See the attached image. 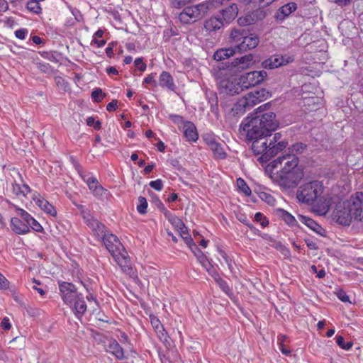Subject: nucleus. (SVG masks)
Wrapping results in <instances>:
<instances>
[{
  "label": "nucleus",
  "mask_w": 363,
  "mask_h": 363,
  "mask_svg": "<svg viewBox=\"0 0 363 363\" xmlns=\"http://www.w3.org/2000/svg\"><path fill=\"white\" fill-rule=\"evenodd\" d=\"M238 13V9L236 4H232L221 11L222 18L226 23L233 21Z\"/></svg>",
  "instance_id": "27"
},
{
  "label": "nucleus",
  "mask_w": 363,
  "mask_h": 363,
  "mask_svg": "<svg viewBox=\"0 0 363 363\" xmlns=\"http://www.w3.org/2000/svg\"><path fill=\"white\" fill-rule=\"evenodd\" d=\"M237 186L239 190L244 193L245 195L250 196L251 194V189L242 178H238L237 179Z\"/></svg>",
  "instance_id": "38"
},
{
  "label": "nucleus",
  "mask_w": 363,
  "mask_h": 363,
  "mask_svg": "<svg viewBox=\"0 0 363 363\" xmlns=\"http://www.w3.org/2000/svg\"><path fill=\"white\" fill-rule=\"evenodd\" d=\"M86 182V184L89 186V189H90V191H93V189H94V186H97L100 185L97 181V179L94 177L88 178Z\"/></svg>",
  "instance_id": "57"
},
{
  "label": "nucleus",
  "mask_w": 363,
  "mask_h": 363,
  "mask_svg": "<svg viewBox=\"0 0 363 363\" xmlns=\"http://www.w3.org/2000/svg\"><path fill=\"white\" fill-rule=\"evenodd\" d=\"M279 212L280 216L286 223L292 225L294 222H296L294 217L286 211L284 209H279Z\"/></svg>",
  "instance_id": "41"
},
{
  "label": "nucleus",
  "mask_w": 363,
  "mask_h": 363,
  "mask_svg": "<svg viewBox=\"0 0 363 363\" xmlns=\"http://www.w3.org/2000/svg\"><path fill=\"white\" fill-rule=\"evenodd\" d=\"M28 225L36 232H42L43 230L42 225L34 218L30 220Z\"/></svg>",
  "instance_id": "54"
},
{
  "label": "nucleus",
  "mask_w": 363,
  "mask_h": 363,
  "mask_svg": "<svg viewBox=\"0 0 363 363\" xmlns=\"http://www.w3.org/2000/svg\"><path fill=\"white\" fill-rule=\"evenodd\" d=\"M281 136V135L279 133H275L273 136L272 135L271 133H269V135H267V138H268L269 141V145H273L274 143H279V140H280Z\"/></svg>",
  "instance_id": "58"
},
{
  "label": "nucleus",
  "mask_w": 363,
  "mask_h": 363,
  "mask_svg": "<svg viewBox=\"0 0 363 363\" xmlns=\"http://www.w3.org/2000/svg\"><path fill=\"white\" fill-rule=\"evenodd\" d=\"M270 106H271V104L269 102L259 106L258 108H257L255 110V113H253L251 115L250 119H253L254 118H256L257 116H260L262 115H265V114L269 113V112H267V113H264V112L269 108ZM269 113H272V112L269 111Z\"/></svg>",
  "instance_id": "36"
},
{
  "label": "nucleus",
  "mask_w": 363,
  "mask_h": 363,
  "mask_svg": "<svg viewBox=\"0 0 363 363\" xmlns=\"http://www.w3.org/2000/svg\"><path fill=\"white\" fill-rule=\"evenodd\" d=\"M211 4L204 1L201 4L186 6L179 15V19L184 24H191L201 20L208 12Z\"/></svg>",
  "instance_id": "4"
},
{
  "label": "nucleus",
  "mask_w": 363,
  "mask_h": 363,
  "mask_svg": "<svg viewBox=\"0 0 363 363\" xmlns=\"http://www.w3.org/2000/svg\"><path fill=\"white\" fill-rule=\"evenodd\" d=\"M182 131L186 140L188 142H196L199 139L196 127L191 121L183 122Z\"/></svg>",
  "instance_id": "20"
},
{
  "label": "nucleus",
  "mask_w": 363,
  "mask_h": 363,
  "mask_svg": "<svg viewBox=\"0 0 363 363\" xmlns=\"http://www.w3.org/2000/svg\"><path fill=\"white\" fill-rule=\"evenodd\" d=\"M192 252L196 257L199 262L201 264V265L206 269L209 274H211V271L213 269V267L208 261L207 257L203 254V252L197 246H195V248H194Z\"/></svg>",
  "instance_id": "30"
},
{
  "label": "nucleus",
  "mask_w": 363,
  "mask_h": 363,
  "mask_svg": "<svg viewBox=\"0 0 363 363\" xmlns=\"http://www.w3.org/2000/svg\"><path fill=\"white\" fill-rule=\"evenodd\" d=\"M150 186L156 191H161L163 189V182L162 179H158L155 181H151L149 184Z\"/></svg>",
  "instance_id": "51"
},
{
  "label": "nucleus",
  "mask_w": 363,
  "mask_h": 363,
  "mask_svg": "<svg viewBox=\"0 0 363 363\" xmlns=\"http://www.w3.org/2000/svg\"><path fill=\"white\" fill-rule=\"evenodd\" d=\"M182 237L184 240L185 243L191 249V250H193L196 245L194 243L193 239L189 235L187 230Z\"/></svg>",
  "instance_id": "52"
},
{
  "label": "nucleus",
  "mask_w": 363,
  "mask_h": 363,
  "mask_svg": "<svg viewBox=\"0 0 363 363\" xmlns=\"http://www.w3.org/2000/svg\"><path fill=\"white\" fill-rule=\"evenodd\" d=\"M37 67L44 73H50L52 72V67L48 63L45 62H38Z\"/></svg>",
  "instance_id": "53"
},
{
  "label": "nucleus",
  "mask_w": 363,
  "mask_h": 363,
  "mask_svg": "<svg viewBox=\"0 0 363 363\" xmlns=\"http://www.w3.org/2000/svg\"><path fill=\"white\" fill-rule=\"evenodd\" d=\"M11 227L16 234L23 235L30 232L28 225L18 218H11Z\"/></svg>",
  "instance_id": "25"
},
{
  "label": "nucleus",
  "mask_w": 363,
  "mask_h": 363,
  "mask_svg": "<svg viewBox=\"0 0 363 363\" xmlns=\"http://www.w3.org/2000/svg\"><path fill=\"white\" fill-rule=\"evenodd\" d=\"M12 192L18 196H23V191H21V186L17 184L16 182L12 184Z\"/></svg>",
  "instance_id": "60"
},
{
  "label": "nucleus",
  "mask_w": 363,
  "mask_h": 363,
  "mask_svg": "<svg viewBox=\"0 0 363 363\" xmlns=\"http://www.w3.org/2000/svg\"><path fill=\"white\" fill-rule=\"evenodd\" d=\"M331 203V198H319V216H323L328 213Z\"/></svg>",
  "instance_id": "33"
},
{
  "label": "nucleus",
  "mask_w": 363,
  "mask_h": 363,
  "mask_svg": "<svg viewBox=\"0 0 363 363\" xmlns=\"http://www.w3.org/2000/svg\"><path fill=\"white\" fill-rule=\"evenodd\" d=\"M78 208L80 210L81 214L85 221V223L87 222V220H89L93 217L89 213V211L84 206L79 205L78 206Z\"/></svg>",
  "instance_id": "49"
},
{
  "label": "nucleus",
  "mask_w": 363,
  "mask_h": 363,
  "mask_svg": "<svg viewBox=\"0 0 363 363\" xmlns=\"http://www.w3.org/2000/svg\"><path fill=\"white\" fill-rule=\"evenodd\" d=\"M28 34V30L26 28H21L16 30L15 35L17 38L24 40Z\"/></svg>",
  "instance_id": "63"
},
{
  "label": "nucleus",
  "mask_w": 363,
  "mask_h": 363,
  "mask_svg": "<svg viewBox=\"0 0 363 363\" xmlns=\"http://www.w3.org/2000/svg\"><path fill=\"white\" fill-rule=\"evenodd\" d=\"M68 306L78 319H80L86 311V304L82 294L76 298L73 303Z\"/></svg>",
  "instance_id": "18"
},
{
  "label": "nucleus",
  "mask_w": 363,
  "mask_h": 363,
  "mask_svg": "<svg viewBox=\"0 0 363 363\" xmlns=\"http://www.w3.org/2000/svg\"><path fill=\"white\" fill-rule=\"evenodd\" d=\"M230 38L235 51L238 53L256 48L259 43L257 35L251 33L244 28L232 30Z\"/></svg>",
  "instance_id": "2"
},
{
  "label": "nucleus",
  "mask_w": 363,
  "mask_h": 363,
  "mask_svg": "<svg viewBox=\"0 0 363 363\" xmlns=\"http://www.w3.org/2000/svg\"><path fill=\"white\" fill-rule=\"evenodd\" d=\"M86 224L91 230L94 235L101 240L107 233L106 226L94 217H92L89 220H87Z\"/></svg>",
  "instance_id": "21"
},
{
  "label": "nucleus",
  "mask_w": 363,
  "mask_h": 363,
  "mask_svg": "<svg viewBox=\"0 0 363 363\" xmlns=\"http://www.w3.org/2000/svg\"><path fill=\"white\" fill-rule=\"evenodd\" d=\"M208 103L211 105V110L212 112H215L218 109V98L215 92H210L208 95Z\"/></svg>",
  "instance_id": "40"
},
{
  "label": "nucleus",
  "mask_w": 363,
  "mask_h": 363,
  "mask_svg": "<svg viewBox=\"0 0 363 363\" xmlns=\"http://www.w3.org/2000/svg\"><path fill=\"white\" fill-rule=\"evenodd\" d=\"M311 178L313 180L308 181L299 187L296 195L299 201L308 205L313 204L318 198V182L315 179V173Z\"/></svg>",
  "instance_id": "5"
},
{
  "label": "nucleus",
  "mask_w": 363,
  "mask_h": 363,
  "mask_svg": "<svg viewBox=\"0 0 363 363\" xmlns=\"http://www.w3.org/2000/svg\"><path fill=\"white\" fill-rule=\"evenodd\" d=\"M143 84H152L154 87H156L157 86V83L156 80L155 79V74H150L147 75L143 80Z\"/></svg>",
  "instance_id": "55"
},
{
  "label": "nucleus",
  "mask_w": 363,
  "mask_h": 363,
  "mask_svg": "<svg viewBox=\"0 0 363 363\" xmlns=\"http://www.w3.org/2000/svg\"><path fill=\"white\" fill-rule=\"evenodd\" d=\"M267 75V74L264 70L253 71L241 76L239 80L242 89H249L262 82Z\"/></svg>",
  "instance_id": "10"
},
{
  "label": "nucleus",
  "mask_w": 363,
  "mask_h": 363,
  "mask_svg": "<svg viewBox=\"0 0 363 363\" xmlns=\"http://www.w3.org/2000/svg\"><path fill=\"white\" fill-rule=\"evenodd\" d=\"M162 213L168 221L173 225V227L179 232L180 235L183 236L186 231V227L183 221L177 217L175 214L168 211L165 207L162 206Z\"/></svg>",
  "instance_id": "16"
},
{
  "label": "nucleus",
  "mask_w": 363,
  "mask_h": 363,
  "mask_svg": "<svg viewBox=\"0 0 363 363\" xmlns=\"http://www.w3.org/2000/svg\"><path fill=\"white\" fill-rule=\"evenodd\" d=\"M247 117L240 125V132L245 136L248 142L252 143L251 149L255 155H262L260 159L264 161V153L269 148L267 135L274 131L279 125L274 113H269L250 119Z\"/></svg>",
  "instance_id": "1"
},
{
  "label": "nucleus",
  "mask_w": 363,
  "mask_h": 363,
  "mask_svg": "<svg viewBox=\"0 0 363 363\" xmlns=\"http://www.w3.org/2000/svg\"><path fill=\"white\" fill-rule=\"evenodd\" d=\"M101 240L112 256L125 250L117 236L112 233H107Z\"/></svg>",
  "instance_id": "12"
},
{
  "label": "nucleus",
  "mask_w": 363,
  "mask_h": 363,
  "mask_svg": "<svg viewBox=\"0 0 363 363\" xmlns=\"http://www.w3.org/2000/svg\"><path fill=\"white\" fill-rule=\"evenodd\" d=\"M213 152L214 157L216 159L222 160L225 158L226 153L224 151L221 144L216 142L211 148Z\"/></svg>",
  "instance_id": "34"
},
{
  "label": "nucleus",
  "mask_w": 363,
  "mask_h": 363,
  "mask_svg": "<svg viewBox=\"0 0 363 363\" xmlns=\"http://www.w3.org/2000/svg\"><path fill=\"white\" fill-rule=\"evenodd\" d=\"M219 89L223 94L233 96L238 94L243 89L240 81L237 82L229 79H224L219 82Z\"/></svg>",
  "instance_id": "15"
},
{
  "label": "nucleus",
  "mask_w": 363,
  "mask_h": 363,
  "mask_svg": "<svg viewBox=\"0 0 363 363\" xmlns=\"http://www.w3.org/2000/svg\"><path fill=\"white\" fill-rule=\"evenodd\" d=\"M270 96V92L265 89L251 91L239 101L238 106L244 108V111H246L247 109L251 108L256 104L267 99Z\"/></svg>",
  "instance_id": "7"
},
{
  "label": "nucleus",
  "mask_w": 363,
  "mask_h": 363,
  "mask_svg": "<svg viewBox=\"0 0 363 363\" xmlns=\"http://www.w3.org/2000/svg\"><path fill=\"white\" fill-rule=\"evenodd\" d=\"M294 61L292 56L273 55L262 62V67L264 69H275L286 65Z\"/></svg>",
  "instance_id": "13"
},
{
  "label": "nucleus",
  "mask_w": 363,
  "mask_h": 363,
  "mask_svg": "<svg viewBox=\"0 0 363 363\" xmlns=\"http://www.w3.org/2000/svg\"><path fill=\"white\" fill-rule=\"evenodd\" d=\"M203 140L205 143L211 148L217 141L215 135L206 133L203 135Z\"/></svg>",
  "instance_id": "45"
},
{
  "label": "nucleus",
  "mask_w": 363,
  "mask_h": 363,
  "mask_svg": "<svg viewBox=\"0 0 363 363\" xmlns=\"http://www.w3.org/2000/svg\"><path fill=\"white\" fill-rule=\"evenodd\" d=\"M252 13V15H254V18L256 22L259 20H262L266 16L265 11L260 10V9L255 10Z\"/></svg>",
  "instance_id": "56"
},
{
  "label": "nucleus",
  "mask_w": 363,
  "mask_h": 363,
  "mask_svg": "<svg viewBox=\"0 0 363 363\" xmlns=\"http://www.w3.org/2000/svg\"><path fill=\"white\" fill-rule=\"evenodd\" d=\"M238 23L241 26H247L256 23L252 13L246 14L244 16H241L238 19Z\"/></svg>",
  "instance_id": "35"
},
{
  "label": "nucleus",
  "mask_w": 363,
  "mask_h": 363,
  "mask_svg": "<svg viewBox=\"0 0 363 363\" xmlns=\"http://www.w3.org/2000/svg\"><path fill=\"white\" fill-rule=\"evenodd\" d=\"M337 296L342 302H345V303L350 302L349 296L347 295L346 292L343 290H339L337 292Z\"/></svg>",
  "instance_id": "62"
},
{
  "label": "nucleus",
  "mask_w": 363,
  "mask_h": 363,
  "mask_svg": "<svg viewBox=\"0 0 363 363\" xmlns=\"http://www.w3.org/2000/svg\"><path fill=\"white\" fill-rule=\"evenodd\" d=\"M60 294L66 305H69L77 298L81 293L77 291V289L74 284L67 281L58 282Z\"/></svg>",
  "instance_id": "9"
},
{
  "label": "nucleus",
  "mask_w": 363,
  "mask_h": 363,
  "mask_svg": "<svg viewBox=\"0 0 363 363\" xmlns=\"http://www.w3.org/2000/svg\"><path fill=\"white\" fill-rule=\"evenodd\" d=\"M288 143L284 140L280 141L277 143H274L273 145H269L267 151L264 153V161H269L272 157L285 149Z\"/></svg>",
  "instance_id": "23"
},
{
  "label": "nucleus",
  "mask_w": 363,
  "mask_h": 363,
  "mask_svg": "<svg viewBox=\"0 0 363 363\" xmlns=\"http://www.w3.org/2000/svg\"><path fill=\"white\" fill-rule=\"evenodd\" d=\"M309 180L311 177L306 176V172L301 169H295L294 171L272 172L270 177L272 181L281 188L291 189L296 187L303 177Z\"/></svg>",
  "instance_id": "3"
},
{
  "label": "nucleus",
  "mask_w": 363,
  "mask_h": 363,
  "mask_svg": "<svg viewBox=\"0 0 363 363\" xmlns=\"http://www.w3.org/2000/svg\"><path fill=\"white\" fill-rule=\"evenodd\" d=\"M255 220L257 223H260L262 227L264 228L268 225L269 221L266 217L260 212H257L255 215Z\"/></svg>",
  "instance_id": "47"
},
{
  "label": "nucleus",
  "mask_w": 363,
  "mask_h": 363,
  "mask_svg": "<svg viewBox=\"0 0 363 363\" xmlns=\"http://www.w3.org/2000/svg\"><path fill=\"white\" fill-rule=\"evenodd\" d=\"M346 209L349 211L354 218L355 220L363 219V193L356 192L350 198L343 202Z\"/></svg>",
  "instance_id": "8"
},
{
  "label": "nucleus",
  "mask_w": 363,
  "mask_h": 363,
  "mask_svg": "<svg viewBox=\"0 0 363 363\" xmlns=\"http://www.w3.org/2000/svg\"><path fill=\"white\" fill-rule=\"evenodd\" d=\"M106 189L101 186H94V189H93L92 193L98 197L102 196L106 193Z\"/></svg>",
  "instance_id": "59"
},
{
  "label": "nucleus",
  "mask_w": 363,
  "mask_h": 363,
  "mask_svg": "<svg viewBox=\"0 0 363 363\" xmlns=\"http://www.w3.org/2000/svg\"><path fill=\"white\" fill-rule=\"evenodd\" d=\"M333 217L338 223L344 225H349L354 220L352 214L346 209V206L344 203H342V205L339 204L337 206L333 212Z\"/></svg>",
  "instance_id": "14"
},
{
  "label": "nucleus",
  "mask_w": 363,
  "mask_h": 363,
  "mask_svg": "<svg viewBox=\"0 0 363 363\" xmlns=\"http://www.w3.org/2000/svg\"><path fill=\"white\" fill-rule=\"evenodd\" d=\"M306 147V145L301 143H295L291 147V150L292 152H303V150H304V148Z\"/></svg>",
  "instance_id": "64"
},
{
  "label": "nucleus",
  "mask_w": 363,
  "mask_h": 363,
  "mask_svg": "<svg viewBox=\"0 0 363 363\" xmlns=\"http://www.w3.org/2000/svg\"><path fill=\"white\" fill-rule=\"evenodd\" d=\"M336 342L337 344L345 350H350L352 347L353 344L351 342H345V339L342 336H336Z\"/></svg>",
  "instance_id": "44"
},
{
  "label": "nucleus",
  "mask_w": 363,
  "mask_h": 363,
  "mask_svg": "<svg viewBox=\"0 0 363 363\" xmlns=\"http://www.w3.org/2000/svg\"><path fill=\"white\" fill-rule=\"evenodd\" d=\"M297 9L296 4L294 2L288 3L281 6L274 14V18L277 22H282L286 18L289 17Z\"/></svg>",
  "instance_id": "19"
},
{
  "label": "nucleus",
  "mask_w": 363,
  "mask_h": 363,
  "mask_svg": "<svg viewBox=\"0 0 363 363\" xmlns=\"http://www.w3.org/2000/svg\"><path fill=\"white\" fill-rule=\"evenodd\" d=\"M253 61L252 54L246 55L234 59L230 65V67L236 72H240L247 69Z\"/></svg>",
  "instance_id": "17"
},
{
  "label": "nucleus",
  "mask_w": 363,
  "mask_h": 363,
  "mask_svg": "<svg viewBox=\"0 0 363 363\" xmlns=\"http://www.w3.org/2000/svg\"><path fill=\"white\" fill-rule=\"evenodd\" d=\"M18 213L22 217V218L26 222V224L28 225L33 217L29 214L27 211L22 208L18 209Z\"/></svg>",
  "instance_id": "48"
},
{
  "label": "nucleus",
  "mask_w": 363,
  "mask_h": 363,
  "mask_svg": "<svg viewBox=\"0 0 363 363\" xmlns=\"http://www.w3.org/2000/svg\"><path fill=\"white\" fill-rule=\"evenodd\" d=\"M215 279L216 283L218 284L221 290L226 294L227 295H230L231 294V289H230L228 283L221 279L218 274L215 272L214 269H212L211 274Z\"/></svg>",
  "instance_id": "32"
},
{
  "label": "nucleus",
  "mask_w": 363,
  "mask_h": 363,
  "mask_svg": "<svg viewBox=\"0 0 363 363\" xmlns=\"http://www.w3.org/2000/svg\"><path fill=\"white\" fill-rule=\"evenodd\" d=\"M235 53H237V51H235V48L234 45L232 44V46L230 48L218 50L214 53L213 58L217 61H221L225 59L229 58Z\"/></svg>",
  "instance_id": "28"
},
{
  "label": "nucleus",
  "mask_w": 363,
  "mask_h": 363,
  "mask_svg": "<svg viewBox=\"0 0 363 363\" xmlns=\"http://www.w3.org/2000/svg\"><path fill=\"white\" fill-rule=\"evenodd\" d=\"M223 26V22L221 18L217 17H211L206 21L204 27L208 31H216L220 29Z\"/></svg>",
  "instance_id": "31"
},
{
  "label": "nucleus",
  "mask_w": 363,
  "mask_h": 363,
  "mask_svg": "<svg viewBox=\"0 0 363 363\" xmlns=\"http://www.w3.org/2000/svg\"><path fill=\"white\" fill-rule=\"evenodd\" d=\"M286 339H287L286 336L283 335H279L278 336V345H279V349L281 350L282 354H284L285 355H289L291 353V350L287 349L284 345L285 340Z\"/></svg>",
  "instance_id": "39"
},
{
  "label": "nucleus",
  "mask_w": 363,
  "mask_h": 363,
  "mask_svg": "<svg viewBox=\"0 0 363 363\" xmlns=\"http://www.w3.org/2000/svg\"><path fill=\"white\" fill-rule=\"evenodd\" d=\"M91 97L96 102H100L104 96L102 95V90L98 88L92 91Z\"/></svg>",
  "instance_id": "50"
},
{
  "label": "nucleus",
  "mask_w": 363,
  "mask_h": 363,
  "mask_svg": "<svg viewBox=\"0 0 363 363\" xmlns=\"http://www.w3.org/2000/svg\"><path fill=\"white\" fill-rule=\"evenodd\" d=\"M135 65L142 72L146 69V64L143 62V58H136L134 61Z\"/></svg>",
  "instance_id": "61"
},
{
  "label": "nucleus",
  "mask_w": 363,
  "mask_h": 363,
  "mask_svg": "<svg viewBox=\"0 0 363 363\" xmlns=\"http://www.w3.org/2000/svg\"><path fill=\"white\" fill-rule=\"evenodd\" d=\"M116 256H112L121 267V270L133 279L138 277L135 269L132 267L130 257L125 250L116 254Z\"/></svg>",
  "instance_id": "11"
},
{
  "label": "nucleus",
  "mask_w": 363,
  "mask_h": 363,
  "mask_svg": "<svg viewBox=\"0 0 363 363\" xmlns=\"http://www.w3.org/2000/svg\"><path fill=\"white\" fill-rule=\"evenodd\" d=\"M300 220L315 232H318V223L309 217L300 216Z\"/></svg>",
  "instance_id": "37"
},
{
  "label": "nucleus",
  "mask_w": 363,
  "mask_h": 363,
  "mask_svg": "<svg viewBox=\"0 0 363 363\" xmlns=\"http://www.w3.org/2000/svg\"><path fill=\"white\" fill-rule=\"evenodd\" d=\"M298 159L294 154H286L278 157L268 166L272 170L281 167L278 172L294 171L295 169H301L298 167Z\"/></svg>",
  "instance_id": "6"
},
{
  "label": "nucleus",
  "mask_w": 363,
  "mask_h": 363,
  "mask_svg": "<svg viewBox=\"0 0 363 363\" xmlns=\"http://www.w3.org/2000/svg\"><path fill=\"white\" fill-rule=\"evenodd\" d=\"M159 85L162 88H167L171 91H174L176 85L171 74L168 72L163 71L159 79Z\"/></svg>",
  "instance_id": "26"
},
{
  "label": "nucleus",
  "mask_w": 363,
  "mask_h": 363,
  "mask_svg": "<svg viewBox=\"0 0 363 363\" xmlns=\"http://www.w3.org/2000/svg\"><path fill=\"white\" fill-rule=\"evenodd\" d=\"M260 198L262 200H263L264 202H266L267 204L270 206H274L276 203L275 199L269 194L262 192L260 194Z\"/></svg>",
  "instance_id": "46"
},
{
  "label": "nucleus",
  "mask_w": 363,
  "mask_h": 363,
  "mask_svg": "<svg viewBox=\"0 0 363 363\" xmlns=\"http://www.w3.org/2000/svg\"><path fill=\"white\" fill-rule=\"evenodd\" d=\"M35 203L38 206L48 215L51 216H56L57 211L55 207L50 204L47 200L40 196L33 198Z\"/></svg>",
  "instance_id": "24"
},
{
  "label": "nucleus",
  "mask_w": 363,
  "mask_h": 363,
  "mask_svg": "<svg viewBox=\"0 0 363 363\" xmlns=\"http://www.w3.org/2000/svg\"><path fill=\"white\" fill-rule=\"evenodd\" d=\"M106 351L113 354L118 359L124 358L123 348L116 340H111L107 346Z\"/></svg>",
  "instance_id": "29"
},
{
  "label": "nucleus",
  "mask_w": 363,
  "mask_h": 363,
  "mask_svg": "<svg viewBox=\"0 0 363 363\" xmlns=\"http://www.w3.org/2000/svg\"><path fill=\"white\" fill-rule=\"evenodd\" d=\"M27 9L31 12L38 14L41 12V8L38 1L30 0L27 3Z\"/></svg>",
  "instance_id": "42"
},
{
  "label": "nucleus",
  "mask_w": 363,
  "mask_h": 363,
  "mask_svg": "<svg viewBox=\"0 0 363 363\" xmlns=\"http://www.w3.org/2000/svg\"><path fill=\"white\" fill-rule=\"evenodd\" d=\"M150 318L151 325L155 329L160 340L164 343H167L169 337L166 333L163 325L161 324L160 320L155 315H150Z\"/></svg>",
  "instance_id": "22"
},
{
  "label": "nucleus",
  "mask_w": 363,
  "mask_h": 363,
  "mask_svg": "<svg viewBox=\"0 0 363 363\" xmlns=\"http://www.w3.org/2000/svg\"><path fill=\"white\" fill-rule=\"evenodd\" d=\"M147 208V202L145 197L140 196L138 198V204L137 210L140 214H145Z\"/></svg>",
  "instance_id": "43"
}]
</instances>
